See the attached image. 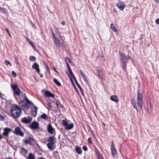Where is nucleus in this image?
Returning <instances> with one entry per match:
<instances>
[{
	"label": "nucleus",
	"mask_w": 159,
	"mask_h": 159,
	"mask_svg": "<svg viewBox=\"0 0 159 159\" xmlns=\"http://www.w3.org/2000/svg\"><path fill=\"white\" fill-rule=\"evenodd\" d=\"M119 57L120 62L121 64V68L123 70H125L126 68L128 60L131 57L129 55L126 56L125 54L120 52H119Z\"/></svg>",
	"instance_id": "obj_1"
},
{
	"label": "nucleus",
	"mask_w": 159,
	"mask_h": 159,
	"mask_svg": "<svg viewBox=\"0 0 159 159\" xmlns=\"http://www.w3.org/2000/svg\"><path fill=\"white\" fill-rule=\"evenodd\" d=\"M10 112L14 118L18 117L21 114V108L16 105H14L11 107Z\"/></svg>",
	"instance_id": "obj_2"
},
{
	"label": "nucleus",
	"mask_w": 159,
	"mask_h": 159,
	"mask_svg": "<svg viewBox=\"0 0 159 159\" xmlns=\"http://www.w3.org/2000/svg\"><path fill=\"white\" fill-rule=\"evenodd\" d=\"M57 34L59 36L60 38L58 39L57 38H55L54 39V43L56 46L58 48H60L61 46H62L63 44V41L62 39L61 35L59 34V33L58 30L56 32Z\"/></svg>",
	"instance_id": "obj_3"
},
{
	"label": "nucleus",
	"mask_w": 159,
	"mask_h": 159,
	"mask_svg": "<svg viewBox=\"0 0 159 159\" xmlns=\"http://www.w3.org/2000/svg\"><path fill=\"white\" fill-rule=\"evenodd\" d=\"M137 102L138 107L142 110L143 105V95L139 92V90H138L137 92Z\"/></svg>",
	"instance_id": "obj_4"
},
{
	"label": "nucleus",
	"mask_w": 159,
	"mask_h": 159,
	"mask_svg": "<svg viewBox=\"0 0 159 159\" xmlns=\"http://www.w3.org/2000/svg\"><path fill=\"white\" fill-rule=\"evenodd\" d=\"M62 122L63 125L66 130H70L74 127V125L73 123L69 124V121L66 119L62 120Z\"/></svg>",
	"instance_id": "obj_5"
},
{
	"label": "nucleus",
	"mask_w": 159,
	"mask_h": 159,
	"mask_svg": "<svg viewBox=\"0 0 159 159\" xmlns=\"http://www.w3.org/2000/svg\"><path fill=\"white\" fill-rule=\"evenodd\" d=\"M11 87L14 92V94L19 96L20 94V90L16 84H11Z\"/></svg>",
	"instance_id": "obj_6"
},
{
	"label": "nucleus",
	"mask_w": 159,
	"mask_h": 159,
	"mask_svg": "<svg viewBox=\"0 0 159 159\" xmlns=\"http://www.w3.org/2000/svg\"><path fill=\"white\" fill-rule=\"evenodd\" d=\"M13 133L16 134L23 137L24 136V133L21 130L19 127H16L15 128L13 131Z\"/></svg>",
	"instance_id": "obj_7"
},
{
	"label": "nucleus",
	"mask_w": 159,
	"mask_h": 159,
	"mask_svg": "<svg viewBox=\"0 0 159 159\" xmlns=\"http://www.w3.org/2000/svg\"><path fill=\"white\" fill-rule=\"evenodd\" d=\"M23 141L25 144H30L31 145H32L34 142V139L30 137L25 139L23 140Z\"/></svg>",
	"instance_id": "obj_8"
},
{
	"label": "nucleus",
	"mask_w": 159,
	"mask_h": 159,
	"mask_svg": "<svg viewBox=\"0 0 159 159\" xmlns=\"http://www.w3.org/2000/svg\"><path fill=\"white\" fill-rule=\"evenodd\" d=\"M111 149L112 155L113 157H116L117 152L116 150L114 144L113 142H112L111 143Z\"/></svg>",
	"instance_id": "obj_9"
},
{
	"label": "nucleus",
	"mask_w": 159,
	"mask_h": 159,
	"mask_svg": "<svg viewBox=\"0 0 159 159\" xmlns=\"http://www.w3.org/2000/svg\"><path fill=\"white\" fill-rule=\"evenodd\" d=\"M32 118L30 117H25L21 119V121L23 123L25 124H29L31 122L32 120Z\"/></svg>",
	"instance_id": "obj_10"
},
{
	"label": "nucleus",
	"mask_w": 159,
	"mask_h": 159,
	"mask_svg": "<svg viewBox=\"0 0 159 159\" xmlns=\"http://www.w3.org/2000/svg\"><path fill=\"white\" fill-rule=\"evenodd\" d=\"M24 101V100L21 101L19 103V106L23 109H27L29 108V107L27 105V104Z\"/></svg>",
	"instance_id": "obj_11"
},
{
	"label": "nucleus",
	"mask_w": 159,
	"mask_h": 159,
	"mask_svg": "<svg viewBox=\"0 0 159 159\" xmlns=\"http://www.w3.org/2000/svg\"><path fill=\"white\" fill-rule=\"evenodd\" d=\"M38 108L34 105L31 108V113L32 116L33 117H35L37 114Z\"/></svg>",
	"instance_id": "obj_12"
},
{
	"label": "nucleus",
	"mask_w": 159,
	"mask_h": 159,
	"mask_svg": "<svg viewBox=\"0 0 159 159\" xmlns=\"http://www.w3.org/2000/svg\"><path fill=\"white\" fill-rule=\"evenodd\" d=\"M30 127L33 129H37L39 128V124L36 121L33 122L30 125Z\"/></svg>",
	"instance_id": "obj_13"
},
{
	"label": "nucleus",
	"mask_w": 159,
	"mask_h": 159,
	"mask_svg": "<svg viewBox=\"0 0 159 159\" xmlns=\"http://www.w3.org/2000/svg\"><path fill=\"white\" fill-rule=\"evenodd\" d=\"M116 6L120 10H123L125 7L124 4L123 2H119L116 4Z\"/></svg>",
	"instance_id": "obj_14"
},
{
	"label": "nucleus",
	"mask_w": 159,
	"mask_h": 159,
	"mask_svg": "<svg viewBox=\"0 0 159 159\" xmlns=\"http://www.w3.org/2000/svg\"><path fill=\"white\" fill-rule=\"evenodd\" d=\"M48 132L50 134H53L54 131V129L52 127L51 124H49L47 126Z\"/></svg>",
	"instance_id": "obj_15"
},
{
	"label": "nucleus",
	"mask_w": 159,
	"mask_h": 159,
	"mask_svg": "<svg viewBox=\"0 0 159 159\" xmlns=\"http://www.w3.org/2000/svg\"><path fill=\"white\" fill-rule=\"evenodd\" d=\"M32 67L33 69H35L36 71L40 74V69H39V65L36 63L35 62L32 66Z\"/></svg>",
	"instance_id": "obj_16"
},
{
	"label": "nucleus",
	"mask_w": 159,
	"mask_h": 159,
	"mask_svg": "<svg viewBox=\"0 0 159 159\" xmlns=\"http://www.w3.org/2000/svg\"><path fill=\"white\" fill-rule=\"evenodd\" d=\"M11 131L10 128H6L4 129V132L2 133L3 136H7L9 132Z\"/></svg>",
	"instance_id": "obj_17"
},
{
	"label": "nucleus",
	"mask_w": 159,
	"mask_h": 159,
	"mask_svg": "<svg viewBox=\"0 0 159 159\" xmlns=\"http://www.w3.org/2000/svg\"><path fill=\"white\" fill-rule=\"evenodd\" d=\"M80 73H81V76L83 77V79L84 80V81L85 82V83L87 85H89V82H88V81L87 80L86 77V76H85V74L81 70H80Z\"/></svg>",
	"instance_id": "obj_18"
},
{
	"label": "nucleus",
	"mask_w": 159,
	"mask_h": 159,
	"mask_svg": "<svg viewBox=\"0 0 159 159\" xmlns=\"http://www.w3.org/2000/svg\"><path fill=\"white\" fill-rule=\"evenodd\" d=\"M80 73H81V76L83 77V79L84 80V81L85 82V83L87 85H89V82H88V81L87 80L86 77V76H85V74L81 70H80Z\"/></svg>",
	"instance_id": "obj_19"
},
{
	"label": "nucleus",
	"mask_w": 159,
	"mask_h": 159,
	"mask_svg": "<svg viewBox=\"0 0 159 159\" xmlns=\"http://www.w3.org/2000/svg\"><path fill=\"white\" fill-rule=\"evenodd\" d=\"M47 146L49 149H53L56 147L55 143H48L47 144Z\"/></svg>",
	"instance_id": "obj_20"
},
{
	"label": "nucleus",
	"mask_w": 159,
	"mask_h": 159,
	"mask_svg": "<svg viewBox=\"0 0 159 159\" xmlns=\"http://www.w3.org/2000/svg\"><path fill=\"white\" fill-rule=\"evenodd\" d=\"M44 95L46 97H52L53 98L55 96L52 93L48 91H46L45 92Z\"/></svg>",
	"instance_id": "obj_21"
},
{
	"label": "nucleus",
	"mask_w": 159,
	"mask_h": 159,
	"mask_svg": "<svg viewBox=\"0 0 159 159\" xmlns=\"http://www.w3.org/2000/svg\"><path fill=\"white\" fill-rule=\"evenodd\" d=\"M131 103L132 105L134 106V107L135 108L137 112H138V110L137 108V106L136 105V102L135 101L134 98H132L131 99Z\"/></svg>",
	"instance_id": "obj_22"
},
{
	"label": "nucleus",
	"mask_w": 159,
	"mask_h": 159,
	"mask_svg": "<svg viewBox=\"0 0 159 159\" xmlns=\"http://www.w3.org/2000/svg\"><path fill=\"white\" fill-rule=\"evenodd\" d=\"M110 99L112 101L117 102L118 101V98L116 95H113L110 97Z\"/></svg>",
	"instance_id": "obj_23"
},
{
	"label": "nucleus",
	"mask_w": 159,
	"mask_h": 159,
	"mask_svg": "<svg viewBox=\"0 0 159 159\" xmlns=\"http://www.w3.org/2000/svg\"><path fill=\"white\" fill-rule=\"evenodd\" d=\"M20 152L25 157L28 151L24 148L22 147L21 149Z\"/></svg>",
	"instance_id": "obj_24"
},
{
	"label": "nucleus",
	"mask_w": 159,
	"mask_h": 159,
	"mask_svg": "<svg viewBox=\"0 0 159 159\" xmlns=\"http://www.w3.org/2000/svg\"><path fill=\"white\" fill-rule=\"evenodd\" d=\"M56 105L58 109H61L62 110H63L64 109V107L61 104L60 102H58L56 103Z\"/></svg>",
	"instance_id": "obj_25"
},
{
	"label": "nucleus",
	"mask_w": 159,
	"mask_h": 159,
	"mask_svg": "<svg viewBox=\"0 0 159 159\" xmlns=\"http://www.w3.org/2000/svg\"><path fill=\"white\" fill-rule=\"evenodd\" d=\"M24 101L26 102L25 103L27 104V105L28 104H31L32 103L27 98V97L25 95V96Z\"/></svg>",
	"instance_id": "obj_26"
},
{
	"label": "nucleus",
	"mask_w": 159,
	"mask_h": 159,
	"mask_svg": "<svg viewBox=\"0 0 159 159\" xmlns=\"http://www.w3.org/2000/svg\"><path fill=\"white\" fill-rule=\"evenodd\" d=\"M55 139V137H54L50 136L48 139L47 141L49 143H54Z\"/></svg>",
	"instance_id": "obj_27"
},
{
	"label": "nucleus",
	"mask_w": 159,
	"mask_h": 159,
	"mask_svg": "<svg viewBox=\"0 0 159 159\" xmlns=\"http://www.w3.org/2000/svg\"><path fill=\"white\" fill-rule=\"evenodd\" d=\"M40 117L41 118L44 119L45 120H48V118L47 115L43 113L40 115Z\"/></svg>",
	"instance_id": "obj_28"
},
{
	"label": "nucleus",
	"mask_w": 159,
	"mask_h": 159,
	"mask_svg": "<svg viewBox=\"0 0 159 159\" xmlns=\"http://www.w3.org/2000/svg\"><path fill=\"white\" fill-rule=\"evenodd\" d=\"M98 74L99 78L102 79L103 76L102 71L101 70L98 71Z\"/></svg>",
	"instance_id": "obj_29"
},
{
	"label": "nucleus",
	"mask_w": 159,
	"mask_h": 159,
	"mask_svg": "<svg viewBox=\"0 0 159 159\" xmlns=\"http://www.w3.org/2000/svg\"><path fill=\"white\" fill-rule=\"evenodd\" d=\"M75 151L76 152L79 154H81L82 152V151L80 148L78 147H76L75 148Z\"/></svg>",
	"instance_id": "obj_30"
},
{
	"label": "nucleus",
	"mask_w": 159,
	"mask_h": 159,
	"mask_svg": "<svg viewBox=\"0 0 159 159\" xmlns=\"http://www.w3.org/2000/svg\"><path fill=\"white\" fill-rule=\"evenodd\" d=\"M110 28L115 32L117 31V29L113 24L112 23L111 24Z\"/></svg>",
	"instance_id": "obj_31"
},
{
	"label": "nucleus",
	"mask_w": 159,
	"mask_h": 159,
	"mask_svg": "<svg viewBox=\"0 0 159 159\" xmlns=\"http://www.w3.org/2000/svg\"><path fill=\"white\" fill-rule=\"evenodd\" d=\"M35 156L32 153H29L28 156V158L27 159H34Z\"/></svg>",
	"instance_id": "obj_32"
},
{
	"label": "nucleus",
	"mask_w": 159,
	"mask_h": 159,
	"mask_svg": "<svg viewBox=\"0 0 159 159\" xmlns=\"http://www.w3.org/2000/svg\"><path fill=\"white\" fill-rule=\"evenodd\" d=\"M54 82L58 86H60L61 85V84L56 79H54L53 80Z\"/></svg>",
	"instance_id": "obj_33"
},
{
	"label": "nucleus",
	"mask_w": 159,
	"mask_h": 159,
	"mask_svg": "<svg viewBox=\"0 0 159 159\" xmlns=\"http://www.w3.org/2000/svg\"><path fill=\"white\" fill-rule=\"evenodd\" d=\"M30 60L31 61H35L36 60V58L34 57L31 56L30 58Z\"/></svg>",
	"instance_id": "obj_34"
},
{
	"label": "nucleus",
	"mask_w": 159,
	"mask_h": 159,
	"mask_svg": "<svg viewBox=\"0 0 159 159\" xmlns=\"http://www.w3.org/2000/svg\"><path fill=\"white\" fill-rule=\"evenodd\" d=\"M0 11H2L4 13H6L7 11L6 9L4 8H0Z\"/></svg>",
	"instance_id": "obj_35"
},
{
	"label": "nucleus",
	"mask_w": 159,
	"mask_h": 159,
	"mask_svg": "<svg viewBox=\"0 0 159 159\" xmlns=\"http://www.w3.org/2000/svg\"><path fill=\"white\" fill-rule=\"evenodd\" d=\"M5 63L7 66H8L9 65H10V66H11V62L8 60H6L5 61Z\"/></svg>",
	"instance_id": "obj_36"
},
{
	"label": "nucleus",
	"mask_w": 159,
	"mask_h": 159,
	"mask_svg": "<svg viewBox=\"0 0 159 159\" xmlns=\"http://www.w3.org/2000/svg\"><path fill=\"white\" fill-rule=\"evenodd\" d=\"M66 63H67V62H69V63H71L72 62V61L71 60L69 59L68 57H66Z\"/></svg>",
	"instance_id": "obj_37"
},
{
	"label": "nucleus",
	"mask_w": 159,
	"mask_h": 159,
	"mask_svg": "<svg viewBox=\"0 0 159 159\" xmlns=\"http://www.w3.org/2000/svg\"><path fill=\"white\" fill-rule=\"evenodd\" d=\"M77 86H78V88L80 89V91L82 93H83V90H82V88H81V86H80V85H79V84H78V83H77L76 84Z\"/></svg>",
	"instance_id": "obj_38"
},
{
	"label": "nucleus",
	"mask_w": 159,
	"mask_h": 159,
	"mask_svg": "<svg viewBox=\"0 0 159 159\" xmlns=\"http://www.w3.org/2000/svg\"><path fill=\"white\" fill-rule=\"evenodd\" d=\"M47 105H48V107H49L48 109H51V108H52V106L51 105L50 102H48L47 103Z\"/></svg>",
	"instance_id": "obj_39"
},
{
	"label": "nucleus",
	"mask_w": 159,
	"mask_h": 159,
	"mask_svg": "<svg viewBox=\"0 0 159 159\" xmlns=\"http://www.w3.org/2000/svg\"><path fill=\"white\" fill-rule=\"evenodd\" d=\"M88 142L89 143V144H92V143L93 142L92 141V139L91 137H89V138L88 139Z\"/></svg>",
	"instance_id": "obj_40"
},
{
	"label": "nucleus",
	"mask_w": 159,
	"mask_h": 159,
	"mask_svg": "<svg viewBox=\"0 0 159 159\" xmlns=\"http://www.w3.org/2000/svg\"><path fill=\"white\" fill-rule=\"evenodd\" d=\"M97 157L98 159H104L103 157L101 154L98 155Z\"/></svg>",
	"instance_id": "obj_41"
},
{
	"label": "nucleus",
	"mask_w": 159,
	"mask_h": 159,
	"mask_svg": "<svg viewBox=\"0 0 159 159\" xmlns=\"http://www.w3.org/2000/svg\"><path fill=\"white\" fill-rule=\"evenodd\" d=\"M12 74L13 77H16V73L13 71H12Z\"/></svg>",
	"instance_id": "obj_42"
},
{
	"label": "nucleus",
	"mask_w": 159,
	"mask_h": 159,
	"mask_svg": "<svg viewBox=\"0 0 159 159\" xmlns=\"http://www.w3.org/2000/svg\"><path fill=\"white\" fill-rule=\"evenodd\" d=\"M83 149L84 151H86L87 150L88 148L86 146H84L83 147Z\"/></svg>",
	"instance_id": "obj_43"
},
{
	"label": "nucleus",
	"mask_w": 159,
	"mask_h": 159,
	"mask_svg": "<svg viewBox=\"0 0 159 159\" xmlns=\"http://www.w3.org/2000/svg\"><path fill=\"white\" fill-rule=\"evenodd\" d=\"M4 119V117L1 114H0V119L2 120H3Z\"/></svg>",
	"instance_id": "obj_44"
},
{
	"label": "nucleus",
	"mask_w": 159,
	"mask_h": 159,
	"mask_svg": "<svg viewBox=\"0 0 159 159\" xmlns=\"http://www.w3.org/2000/svg\"><path fill=\"white\" fill-rule=\"evenodd\" d=\"M95 152L96 154L97 155V156L98 155L100 154L99 151L98 149H97L96 150Z\"/></svg>",
	"instance_id": "obj_45"
},
{
	"label": "nucleus",
	"mask_w": 159,
	"mask_h": 159,
	"mask_svg": "<svg viewBox=\"0 0 159 159\" xmlns=\"http://www.w3.org/2000/svg\"><path fill=\"white\" fill-rule=\"evenodd\" d=\"M69 71L70 72V75H71V76H72V77H74V75L73 74L71 70H69Z\"/></svg>",
	"instance_id": "obj_46"
},
{
	"label": "nucleus",
	"mask_w": 159,
	"mask_h": 159,
	"mask_svg": "<svg viewBox=\"0 0 159 159\" xmlns=\"http://www.w3.org/2000/svg\"><path fill=\"white\" fill-rule=\"evenodd\" d=\"M5 30L7 32L8 34L10 36V37H11V35L10 34V33L8 30L7 29V28H6L5 29Z\"/></svg>",
	"instance_id": "obj_47"
},
{
	"label": "nucleus",
	"mask_w": 159,
	"mask_h": 159,
	"mask_svg": "<svg viewBox=\"0 0 159 159\" xmlns=\"http://www.w3.org/2000/svg\"><path fill=\"white\" fill-rule=\"evenodd\" d=\"M66 64H67V68H68L69 70H71V68H70L69 65L68 63H67Z\"/></svg>",
	"instance_id": "obj_48"
},
{
	"label": "nucleus",
	"mask_w": 159,
	"mask_h": 159,
	"mask_svg": "<svg viewBox=\"0 0 159 159\" xmlns=\"http://www.w3.org/2000/svg\"><path fill=\"white\" fill-rule=\"evenodd\" d=\"M156 22L157 24H159V19H157L156 20Z\"/></svg>",
	"instance_id": "obj_49"
},
{
	"label": "nucleus",
	"mask_w": 159,
	"mask_h": 159,
	"mask_svg": "<svg viewBox=\"0 0 159 159\" xmlns=\"http://www.w3.org/2000/svg\"><path fill=\"white\" fill-rule=\"evenodd\" d=\"M52 35H53V38L54 39H55V38H56L57 37H56L55 36V34L53 32V30H52Z\"/></svg>",
	"instance_id": "obj_50"
},
{
	"label": "nucleus",
	"mask_w": 159,
	"mask_h": 159,
	"mask_svg": "<svg viewBox=\"0 0 159 159\" xmlns=\"http://www.w3.org/2000/svg\"><path fill=\"white\" fill-rule=\"evenodd\" d=\"M73 78L74 79V80L75 81L76 84H77V83H78V82L76 80V79L75 77V76H74V77H73Z\"/></svg>",
	"instance_id": "obj_51"
},
{
	"label": "nucleus",
	"mask_w": 159,
	"mask_h": 159,
	"mask_svg": "<svg viewBox=\"0 0 159 159\" xmlns=\"http://www.w3.org/2000/svg\"><path fill=\"white\" fill-rule=\"evenodd\" d=\"M53 69L57 73H58V72L57 71V70L55 68V67H54L53 68Z\"/></svg>",
	"instance_id": "obj_52"
},
{
	"label": "nucleus",
	"mask_w": 159,
	"mask_h": 159,
	"mask_svg": "<svg viewBox=\"0 0 159 159\" xmlns=\"http://www.w3.org/2000/svg\"><path fill=\"white\" fill-rule=\"evenodd\" d=\"M61 24L63 25H64L65 24V22L64 21H63L61 22Z\"/></svg>",
	"instance_id": "obj_53"
},
{
	"label": "nucleus",
	"mask_w": 159,
	"mask_h": 159,
	"mask_svg": "<svg viewBox=\"0 0 159 159\" xmlns=\"http://www.w3.org/2000/svg\"><path fill=\"white\" fill-rule=\"evenodd\" d=\"M29 42H30V44L31 45H32V44H33V43L30 40H29Z\"/></svg>",
	"instance_id": "obj_54"
},
{
	"label": "nucleus",
	"mask_w": 159,
	"mask_h": 159,
	"mask_svg": "<svg viewBox=\"0 0 159 159\" xmlns=\"http://www.w3.org/2000/svg\"><path fill=\"white\" fill-rule=\"evenodd\" d=\"M3 137L1 134H0V140L2 139Z\"/></svg>",
	"instance_id": "obj_55"
},
{
	"label": "nucleus",
	"mask_w": 159,
	"mask_h": 159,
	"mask_svg": "<svg viewBox=\"0 0 159 159\" xmlns=\"http://www.w3.org/2000/svg\"><path fill=\"white\" fill-rule=\"evenodd\" d=\"M102 124L103 125V126L104 127L106 125L105 124L104 122H102Z\"/></svg>",
	"instance_id": "obj_56"
},
{
	"label": "nucleus",
	"mask_w": 159,
	"mask_h": 159,
	"mask_svg": "<svg viewBox=\"0 0 159 159\" xmlns=\"http://www.w3.org/2000/svg\"><path fill=\"white\" fill-rule=\"evenodd\" d=\"M38 159H45L43 157H39Z\"/></svg>",
	"instance_id": "obj_57"
},
{
	"label": "nucleus",
	"mask_w": 159,
	"mask_h": 159,
	"mask_svg": "<svg viewBox=\"0 0 159 159\" xmlns=\"http://www.w3.org/2000/svg\"><path fill=\"white\" fill-rule=\"evenodd\" d=\"M40 75V76L41 77H43V75L41 74L40 73V74H39Z\"/></svg>",
	"instance_id": "obj_58"
},
{
	"label": "nucleus",
	"mask_w": 159,
	"mask_h": 159,
	"mask_svg": "<svg viewBox=\"0 0 159 159\" xmlns=\"http://www.w3.org/2000/svg\"><path fill=\"white\" fill-rule=\"evenodd\" d=\"M6 159H13L11 157H8V158H6Z\"/></svg>",
	"instance_id": "obj_59"
},
{
	"label": "nucleus",
	"mask_w": 159,
	"mask_h": 159,
	"mask_svg": "<svg viewBox=\"0 0 159 159\" xmlns=\"http://www.w3.org/2000/svg\"><path fill=\"white\" fill-rule=\"evenodd\" d=\"M155 1L157 2V3L158 2H159V0H155Z\"/></svg>",
	"instance_id": "obj_60"
},
{
	"label": "nucleus",
	"mask_w": 159,
	"mask_h": 159,
	"mask_svg": "<svg viewBox=\"0 0 159 159\" xmlns=\"http://www.w3.org/2000/svg\"><path fill=\"white\" fill-rule=\"evenodd\" d=\"M113 11H114L116 13L117 12L116 11V9H113Z\"/></svg>",
	"instance_id": "obj_61"
},
{
	"label": "nucleus",
	"mask_w": 159,
	"mask_h": 159,
	"mask_svg": "<svg viewBox=\"0 0 159 159\" xmlns=\"http://www.w3.org/2000/svg\"><path fill=\"white\" fill-rule=\"evenodd\" d=\"M70 79L71 81H73V80H72V78H70Z\"/></svg>",
	"instance_id": "obj_62"
},
{
	"label": "nucleus",
	"mask_w": 159,
	"mask_h": 159,
	"mask_svg": "<svg viewBox=\"0 0 159 159\" xmlns=\"http://www.w3.org/2000/svg\"><path fill=\"white\" fill-rule=\"evenodd\" d=\"M0 8H1V7H0Z\"/></svg>",
	"instance_id": "obj_63"
}]
</instances>
